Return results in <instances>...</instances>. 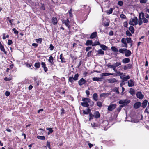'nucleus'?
<instances>
[{
    "label": "nucleus",
    "instance_id": "nucleus-1",
    "mask_svg": "<svg viewBox=\"0 0 149 149\" xmlns=\"http://www.w3.org/2000/svg\"><path fill=\"white\" fill-rule=\"evenodd\" d=\"M133 42L131 38L130 37H127L126 38H123L121 40V42L122 44V46L123 47H127V43L129 44L130 47H131L132 45Z\"/></svg>",
    "mask_w": 149,
    "mask_h": 149
},
{
    "label": "nucleus",
    "instance_id": "nucleus-2",
    "mask_svg": "<svg viewBox=\"0 0 149 149\" xmlns=\"http://www.w3.org/2000/svg\"><path fill=\"white\" fill-rule=\"evenodd\" d=\"M121 63L120 62H116L113 65H111L110 64H108L107 66L110 68L112 69L115 72H116V67L121 65Z\"/></svg>",
    "mask_w": 149,
    "mask_h": 149
},
{
    "label": "nucleus",
    "instance_id": "nucleus-3",
    "mask_svg": "<svg viewBox=\"0 0 149 149\" xmlns=\"http://www.w3.org/2000/svg\"><path fill=\"white\" fill-rule=\"evenodd\" d=\"M79 77L78 74H76L75 75L74 77L73 76L70 77L69 78L68 81L71 83H72L74 82V81H77Z\"/></svg>",
    "mask_w": 149,
    "mask_h": 149
},
{
    "label": "nucleus",
    "instance_id": "nucleus-4",
    "mask_svg": "<svg viewBox=\"0 0 149 149\" xmlns=\"http://www.w3.org/2000/svg\"><path fill=\"white\" fill-rule=\"evenodd\" d=\"M130 102V101H127L126 100H121L119 102V103L120 104H123L126 105L127 104Z\"/></svg>",
    "mask_w": 149,
    "mask_h": 149
},
{
    "label": "nucleus",
    "instance_id": "nucleus-5",
    "mask_svg": "<svg viewBox=\"0 0 149 149\" xmlns=\"http://www.w3.org/2000/svg\"><path fill=\"white\" fill-rule=\"evenodd\" d=\"M41 64L42 67L43 68L44 71L45 72H46L48 71L47 68L46 66V64L45 62H41Z\"/></svg>",
    "mask_w": 149,
    "mask_h": 149
},
{
    "label": "nucleus",
    "instance_id": "nucleus-6",
    "mask_svg": "<svg viewBox=\"0 0 149 149\" xmlns=\"http://www.w3.org/2000/svg\"><path fill=\"white\" fill-rule=\"evenodd\" d=\"M86 82V80L83 78H81L79 81L78 84L79 85L81 86L84 84Z\"/></svg>",
    "mask_w": 149,
    "mask_h": 149
},
{
    "label": "nucleus",
    "instance_id": "nucleus-7",
    "mask_svg": "<svg viewBox=\"0 0 149 149\" xmlns=\"http://www.w3.org/2000/svg\"><path fill=\"white\" fill-rule=\"evenodd\" d=\"M116 104H111L108 106V110L109 111H111L113 110L116 107Z\"/></svg>",
    "mask_w": 149,
    "mask_h": 149
},
{
    "label": "nucleus",
    "instance_id": "nucleus-8",
    "mask_svg": "<svg viewBox=\"0 0 149 149\" xmlns=\"http://www.w3.org/2000/svg\"><path fill=\"white\" fill-rule=\"evenodd\" d=\"M107 81L109 83H113L118 81L117 80H116V79L114 78H110L107 80Z\"/></svg>",
    "mask_w": 149,
    "mask_h": 149
},
{
    "label": "nucleus",
    "instance_id": "nucleus-9",
    "mask_svg": "<svg viewBox=\"0 0 149 149\" xmlns=\"http://www.w3.org/2000/svg\"><path fill=\"white\" fill-rule=\"evenodd\" d=\"M136 96L138 98L140 99H142L144 97L143 95L140 92H139L137 93Z\"/></svg>",
    "mask_w": 149,
    "mask_h": 149
},
{
    "label": "nucleus",
    "instance_id": "nucleus-10",
    "mask_svg": "<svg viewBox=\"0 0 149 149\" xmlns=\"http://www.w3.org/2000/svg\"><path fill=\"white\" fill-rule=\"evenodd\" d=\"M0 49L1 51L4 52V54L6 55H7V52L5 51V49L4 48V47L2 44L0 42Z\"/></svg>",
    "mask_w": 149,
    "mask_h": 149
},
{
    "label": "nucleus",
    "instance_id": "nucleus-11",
    "mask_svg": "<svg viewBox=\"0 0 149 149\" xmlns=\"http://www.w3.org/2000/svg\"><path fill=\"white\" fill-rule=\"evenodd\" d=\"M128 85L129 87L133 86L134 85V81L132 79L129 80L128 82Z\"/></svg>",
    "mask_w": 149,
    "mask_h": 149
},
{
    "label": "nucleus",
    "instance_id": "nucleus-12",
    "mask_svg": "<svg viewBox=\"0 0 149 149\" xmlns=\"http://www.w3.org/2000/svg\"><path fill=\"white\" fill-rule=\"evenodd\" d=\"M140 14L141 15V18L143 20V22L144 23H147L148 21V20L144 17L145 15L144 13H140Z\"/></svg>",
    "mask_w": 149,
    "mask_h": 149
},
{
    "label": "nucleus",
    "instance_id": "nucleus-13",
    "mask_svg": "<svg viewBox=\"0 0 149 149\" xmlns=\"http://www.w3.org/2000/svg\"><path fill=\"white\" fill-rule=\"evenodd\" d=\"M51 21L53 25H55L57 24L58 23V21L56 17H53L51 19Z\"/></svg>",
    "mask_w": 149,
    "mask_h": 149
},
{
    "label": "nucleus",
    "instance_id": "nucleus-14",
    "mask_svg": "<svg viewBox=\"0 0 149 149\" xmlns=\"http://www.w3.org/2000/svg\"><path fill=\"white\" fill-rule=\"evenodd\" d=\"M141 106V103L140 102H137L135 103L134 105V107L135 109L139 108Z\"/></svg>",
    "mask_w": 149,
    "mask_h": 149
},
{
    "label": "nucleus",
    "instance_id": "nucleus-15",
    "mask_svg": "<svg viewBox=\"0 0 149 149\" xmlns=\"http://www.w3.org/2000/svg\"><path fill=\"white\" fill-rule=\"evenodd\" d=\"M103 78L102 77H93L92 78L93 81H102L103 80Z\"/></svg>",
    "mask_w": 149,
    "mask_h": 149
},
{
    "label": "nucleus",
    "instance_id": "nucleus-16",
    "mask_svg": "<svg viewBox=\"0 0 149 149\" xmlns=\"http://www.w3.org/2000/svg\"><path fill=\"white\" fill-rule=\"evenodd\" d=\"M95 117L96 118H99L100 117V114L99 111H96L94 113Z\"/></svg>",
    "mask_w": 149,
    "mask_h": 149
},
{
    "label": "nucleus",
    "instance_id": "nucleus-17",
    "mask_svg": "<svg viewBox=\"0 0 149 149\" xmlns=\"http://www.w3.org/2000/svg\"><path fill=\"white\" fill-rule=\"evenodd\" d=\"M126 52H125V56L126 57H128L131 55V51L128 50H126Z\"/></svg>",
    "mask_w": 149,
    "mask_h": 149
},
{
    "label": "nucleus",
    "instance_id": "nucleus-18",
    "mask_svg": "<svg viewBox=\"0 0 149 149\" xmlns=\"http://www.w3.org/2000/svg\"><path fill=\"white\" fill-rule=\"evenodd\" d=\"M97 36V32H96L93 33L90 36V38L91 39L93 38H95Z\"/></svg>",
    "mask_w": 149,
    "mask_h": 149
},
{
    "label": "nucleus",
    "instance_id": "nucleus-19",
    "mask_svg": "<svg viewBox=\"0 0 149 149\" xmlns=\"http://www.w3.org/2000/svg\"><path fill=\"white\" fill-rule=\"evenodd\" d=\"M40 63L37 62L36 63L34 64V66L35 67V69H37L38 68H39L40 66Z\"/></svg>",
    "mask_w": 149,
    "mask_h": 149
},
{
    "label": "nucleus",
    "instance_id": "nucleus-20",
    "mask_svg": "<svg viewBox=\"0 0 149 149\" xmlns=\"http://www.w3.org/2000/svg\"><path fill=\"white\" fill-rule=\"evenodd\" d=\"M86 111H85L84 110H83V113L84 114H89L91 112V109L89 108H88L86 109Z\"/></svg>",
    "mask_w": 149,
    "mask_h": 149
},
{
    "label": "nucleus",
    "instance_id": "nucleus-21",
    "mask_svg": "<svg viewBox=\"0 0 149 149\" xmlns=\"http://www.w3.org/2000/svg\"><path fill=\"white\" fill-rule=\"evenodd\" d=\"M93 45V42L92 40H88L86 41V42L85 43V45L86 46L91 45Z\"/></svg>",
    "mask_w": 149,
    "mask_h": 149
},
{
    "label": "nucleus",
    "instance_id": "nucleus-22",
    "mask_svg": "<svg viewBox=\"0 0 149 149\" xmlns=\"http://www.w3.org/2000/svg\"><path fill=\"white\" fill-rule=\"evenodd\" d=\"M139 19L138 21V24L139 25H141L142 24L143 22L142 21V19L141 18V15L139 14Z\"/></svg>",
    "mask_w": 149,
    "mask_h": 149
},
{
    "label": "nucleus",
    "instance_id": "nucleus-23",
    "mask_svg": "<svg viewBox=\"0 0 149 149\" xmlns=\"http://www.w3.org/2000/svg\"><path fill=\"white\" fill-rule=\"evenodd\" d=\"M137 20V18L136 17H135L134 18L132 19V21L134 23V25H136L138 24Z\"/></svg>",
    "mask_w": 149,
    "mask_h": 149
},
{
    "label": "nucleus",
    "instance_id": "nucleus-24",
    "mask_svg": "<svg viewBox=\"0 0 149 149\" xmlns=\"http://www.w3.org/2000/svg\"><path fill=\"white\" fill-rule=\"evenodd\" d=\"M114 74V73H103L101 74V76H109L110 75H113Z\"/></svg>",
    "mask_w": 149,
    "mask_h": 149
},
{
    "label": "nucleus",
    "instance_id": "nucleus-25",
    "mask_svg": "<svg viewBox=\"0 0 149 149\" xmlns=\"http://www.w3.org/2000/svg\"><path fill=\"white\" fill-rule=\"evenodd\" d=\"M147 103L148 101L146 100H145L142 103V107L143 108H145L147 105Z\"/></svg>",
    "mask_w": 149,
    "mask_h": 149
},
{
    "label": "nucleus",
    "instance_id": "nucleus-26",
    "mask_svg": "<svg viewBox=\"0 0 149 149\" xmlns=\"http://www.w3.org/2000/svg\"><path fill=\"white\" fill-rule=\"evenodd\" d=\"M130 59L129 58H125L122 60V62L123 63H127L130 62Z\"/></svg>",
    "mask_w": 149,
    "mask_h": 149
},
{
    "label": "nucleus",
    "instance_id": "nucleus-27",
    "mask_svg": "<svg viewBox=\"0 0 149 149\" xmlns=\"http://www.w3.org/2000/svg\"><path fill=\"white\" fill-rule=\"evenodd\" d=\"M64 23L65 25L68 28H69L70 27V26L69 25V23L70 22L68 19H67L66 20H65Z\"/></svg>",
    "mask_w": 149,
    "mask_h": 149
},
{
    "label": "nucleus",
    "instance_id": "nucleus-28",
    "mask_svg": "<svg viewBox=\"0 0 149 149\" xmlns=\"http://www.w3.org/2000/svg\"><path fill=\"white\" fill-rule=\"evenodd\" d=\"M93 98L94 100L95 101H97L98 100V95L96 93H94L93 94Z\"/></svg>",
    "mask_w": 149,
    "mask_h": 149
},
{
    "label": "nucleus",
    "instance_id": "nucleus-29",
    "mask_svg": "<svg viewBox=\"0 0 149 149\" xmlns=\"http://www.w3.org/2000/svg\"><path fill=\"white\" fill-rule=\"evenodd\" d=\"M48 61L51 63V65H53L54 63L53 61L54 58L52 56H50Z\"/></svg>",
    "mask_w": 149,
    "mask_h": 149
},
{
    "label": "nucleus",
    "instance_id": "nucleus-30",
    "mask_svg": "<svg viewBox=\"0 0 149 149\" xmlns=\"http://www.w3.org/2000/svg\"><path fill=\"white\" fill-rule=\"evenodd\" d=\"M130 78V77L129 75H127L126 77H123V80L122 81V82L126 81Z\"/></svg>",
    "mask_w": 149,
    "mask_h": 149
},
{
    "label": "nucleus",
    "instance_id": "nucleus-31",
    "mask_svg": "<svg viewBox=\"0 0 149 149\" xmlns=\"http://www.w3.org/2000/svg\"><path fill=\"white\" fill-rule=\"evenodd\" d=\"M60 59L61 60V61L62 63L65 62V59L63 57V54L62 53L60 56Z\"/></svg>",
    "mask_w": 149,
    "mask_h": 149
},
{
    "label": "nucleus",
    "instance_id": "nucleus-32",
    "mask_svg": "<svg viewBox=\"0 0 149 149\" xmlns=\"http://www.w3.org/2000/svg\"><path fill=\"white\" fill-rule=\"evenodd\" d=\"M46 130L49 131L47 132L48 135H49L51 133H52L53 132V130H52V128H46Z\"/></svg>",
    "mask_w": 149,
    "mask_h": 149
},
{
    "label": "nucleus",
    "instance_id": "nucleus-33",
    "mask_svg": "<svg viewBox=\"0 0 149 149\" xmlns=\"http://www.w3.org/2000/svg\"><path fill=\"white\" fill-rule=\"evenodd\" d=\"M98 53L96 55H98V54L103 55L104 54V52L101 49H99L97 51Z\"/></svg>",
    "mask_w": 149,
    "mask_h": 149
},
{
    "label": "nucleus",
    "instance_id": "nucleus-34",
    "mask_svg": "<svg viewBox=\"0 0 149 149\" xmlns=\"http://www.w3.org/2000/svg\"><path fill=\"white\" fill-rule=\"evenodd\" d=\"M100 47L103 50H106L107 49L108 47L104 45H100Z\"/></svg>",
    "mask_w": 149,
    "mask_h": 149
},
{
    "label": "nucleus",
    "instance_id": "nucleus-35",
    "mask_svg": "<svg viewBox=\"0 0 149 149\" xmlns=\"http://www.w3.org/2000/svg\"><path fill=\"white\" fill-rule=\"evenodd\" d=\"M115 72L117 74H113V75L114 76H119L120 75H122L123 74V73L120 72L119 71H118L117 70L116 72Z\"/></svg>",
    "mask_w": 149,
    "mask_h": 149
},
{
    "label": "nucleus",
    "instance_id": "nucleus-36",
    "mask_svg": "<svg viewBox=\"0 0 149 149\" xmlns=\"http://www.w3.org/2000/svg\"><path fill=\"white\" fill-rule=\"evenodd\" d=\"M129 29L131 31L132 33L133 34L134 33V28L132 26H130L129 28Z\"/></svg>",
    "mask_w": 149,
    "mask_h": 149
},
{
    "label": "nucleus",
    "instance_id": "nucleus-37",
    "mask_svg": "<svg viewBox=\"0 0 149 149\" xmlns=\"http://www.w3.org/2000/svg\"><path fill=\"white\" fill-rule=\"evenodd\" d=\"M81 104L83 106L85 107H88L89 106V104L87 102H82Z\"/></svg>",
    "mask_w": 149,
    "mask_h": 149
},
{
    "label": "nucleus",
    "instance_id": "nucleus-38",
    "mask_svg": "<svg viewBox=\"0 0 149 149\" xmlns=\"http://www.w3.org/2000/svg\"><path fill=\"white\" fill-rule=\"evenodd\" d=\"M89 121H91V119H93V117H94V115H93L91 113H90L89 114Z\"/></svg>",
    "mask_w": 149,
    "mask_h": 149
},
{
    "label": "nucleus",
    "instance_id": "nucleus-39",
    "mask_svg": "<svg viewBox=\"0 0 149 149\" xmlns=\"http://www.w3.org/2000/svg\"><path fill=\"white\" fill-rule=\"evenodd\" d=\"M109 95V94L108 93H103L101 94L100 95V97H105V96L108 95Z\"/></svg>",
    "mask_w": 149,
    "mask_h": 149
},
{
    "label": "nucleus",
    "instance_id": "nucleus-40",
    "mask_svg": "<svg viewBox=\"0 0 149 149\" xmlns=\"http://www.w3.org/2000/svg\"><path fill=\"white\" fill-rule=\"evenodd\" d=\"M113 12V9L112 8H111L109 10H107L106 11V13L108 14L109 15L111 14Z\"/></svg>",
    "mask_w": 149,
    "mask_h": 149
},
{
    "label": "nucleus",
    "instance_id": "nucleus-41",
    "mask_svg": "<svg viewBox=\"0 0 149 149\" xmlns=\"http://www.w3.org/2000/svg\"><path fill=\"white\" fill-rule=\"evenodd\" d=\"M37 138L39 139L44 140L45 139V137L43 136H38Z\"/></svg>",
    "mask_w": 149,
    "mask_h": 149
},
{
    "label": "nucleus",
    "instance_id": "nucleus-42",
    "mask_svg": "<svg viewBox=\"0 0 149 149\" xmlns=\"http://www.w3.org/2000/svg\"><path fill=\"white\" fill-rule=\"evenodd\" d=\"M126 50H127V49H125L124 48L122 49H120L119 50V52L121 53H124V52L125 51H126Z\"/></svg>",
    "mask_w": 149,
    "mask_h": 149
},
{
    "label": "nucleus",
    "instance_id": "nucleus-43",
    "mask_svg": "<svg viewBox=\"0 0 149 149\" xmlns=\"http://www.w3.org/2000/svg\"><path fill=\"white\" fill-rule=\"evenodd\" d=\"M82 101L85 102H90V99L88 98H84L82 99Z\"/></svg>",
    "mask_w": 149,
    "mask_h": 149
},
{
    "label": "nucleus",
    "instance_id": "nucleus-44",
    "mask_svg": "<svg viewBox=\"0 0 149 149\" xmlns=\"http://www.w3.org/2000/svg\"><path fill=\"white\" fill-rule=\"evenodd\" d=\"M126 34L127 36H132L131 33L130 32V31L128 30L126 31Z\"/></svg>",
    "mask_w": 149,
    "mask_h": 149
},
{
    "label": "nucleus",
    "instance_id": "nucleus-45",
    "mask_svg": "<svg viewBox=\"0 0 149 149\" xmlns=\"http://www.w3.org/2000/svg\"><path fill=\"white\" fill-rule=\"evenodd\" d=\"M120 17L122 19H126L125 15L123 14H121L120 15Z\"/></svg>",
    "mask_w": 149,
    "mask_h": 149
},
{
    "label": "nucleus",
    "instance_id": "nucleus-46",
    "mask_svg": "<svg viewBox=\"0 0 149 149\" xmlns=\"http://www.w3.org/2000/svg\"><path fill=\"white\" fill-rule=\"evenodd\" d=\"M111 49L112 51L114 52H117L118 51V49L114 47H111Z\"/></svg>",
    "mask_w": 149,
    "mask_h": 149
},
{
    "label": "nucleus",
    "instance_id": "nucleus-47",
    "mask_svg": "<svg viewBox=\"0 0 149 149\" xmlns=\"http://www.w3.org/2000/svg\"><path fill=\"white\" fill-rule=\"evenodd\" d=\"M72 11L71 9H70V10H69L68 11V13L69 14V16L71 17H73V15L72 14Z\"/></svg>",
    "mask_w": 149,
    "mask_h": 149
},
{
    "label": "nucleus",
    "instance_id": "nucleus-48",
    "mask_svg": "<svg viewBox=\"0 0 149 149\" xmlns=\"http://www.w3.org/2000/svg\"><path fill=\"white\" fill-rule=\"evenodd\" d=\"M36 41L37 43H41L42 41V38H39L36 39Z\"/></svg>",
    "mask_w": 149,
    "mask_h": 149
},
{
    "label": "nucleus",
    "instance_id": "nucleus-49",
    "mask_svg": "<svg viewBox=\"0 0 149 149\" xmlns=\"http://www.w3.org/2000/svg\"><path fill=\"white\" fill-rule=\"evenodd\" d=\"M148 0H140V2L141 3H146L147 1Z\"/></svg>",
    "mask_w": 149,
    "mask_h": 149
},
{
    "label": "nucleus",
    "instance_id": "nucleus-50",
    "mask_svg": "<svg viewBox=\"0 0 149 149\" xmlns=\"http://www.w3.org/2000/svg\"><path fill=\"white\" fill-rule=\"evenodd\" d=\"M97 106L100 107L102 106V103L98 101L97 103Z\"/></svg>",
    "mask_w": 149,
    "mask_h": 149
},
{
    "label": "nucleus",
    "instance_id": "nucleus-51",
    "mask_svg": "<svg viewBox=\"0 0 149 149\" xmlns=\"http://www.w3.org/2000/svg\"><path fill=\"white\" fill-rule=\"evenodd\" d=\"M100 45V43H99V42H95L94 43L93 45H92V46H95L97 45Z\"/></svg>",
    "mask_w": 149,
    "mask_h": 149
},
{
    "label": "nucleus",
    "instance_id": "nucleus-52",
    "mask_svg": "<svg viewBox=\"0 0 149 149\" xmlns=\"http://www.w3.org/2000/svg\"><path fill=\"white\" fill-rule=\"evenodd\" d=\"M114 92H116L118 94L119 93V92L118 91V89L117 87H116L114 88Z\"/></svg>",
    "mask_w": 149,
    "mask_h": 149
},
{
    "label": "nucleus",
    "instance_id": "nucleus-53",
    "mask_svg": "<svg viewBox=\"0 0 149 149\" xmlns=\"http://www.w3.org/2000/svg\"><path fill=\"white\" fill-rule=\"evenodd\" d=\"M12 30L14 31V33L16 34H18V31L15 28H13Z\"/></svg>",
    "mask_w": 149,
    "mask_h": 149
},
{
    "label": "nucleus",
    "instance_id": "nucleus-54",
    "mask_svg": "<svg viewBox=\"0 0 149 149\" xmlns=\"http://www.w3.org/2000/svg\"><path fill=\"white\" fill-rule=\"evenodd\" d=\"M129 92L130 93L132 94L133 95V94H134V92L133 90L132 89V88H131L130 89V91H129Z\"/></svg>",
    "mask_w": 149,
    "mask_h": 149
},
{
    "label": "nucleus",
    "instance_id": "nucleus-55",
    "mask_svg": "<svg viewBox=\"0 0 149 149\" xmlns=\"http://www.w3.org/2000/svg\"><path fill=\"white\" fill-rule=\"evenodd\" d=\"M148 106L146 108L145 111L148 113H149V102H148Z\"/></svg>",
    "mask_w": 149,
    "mask_h": 149
},
{
    "label": "nucleus",
    "instance_id": "nucleus-56",
    "mask_svg": "<svg viewBox=\"0 0 149 149\" xmlns=\"http://www.w3.org/2000/svg\"><path fill=\"white\" fill-rule=\"evenodd\" d=\"M123 4V3L122 1H120L118 3V4L120 6H122Z\"/></svg>",
    "mask_w": 149,
    "mask_h": 149
},
{
    "label": "nucleus",
    "instance_id": "nucleus-57",
    "mask_svg": "<svg viewBox=\"0 0 149 149\" xmlns=\"http://www.w3.org/2000/svg\"><path fill=\"white\" fill-rule=\"evenodd\" d=\"M54 46H53L52 44H50L49 48L51 51L53 50L54 49Z\"/></svg>",
    "mask_w": 149,
    "mask_h": 149
},
{
    "label": "nucleus",
    "instance_id": "nucleus-58",
    "mask_svg": "<svg viewBox=\"0 0 149 149\" xmlns=\"http://www.w3.org/2000/svg\"><path fill=\"white\" fill-rule=\"evenodd\" d=\"M123 26L125 27H127L128 23L127 21H125L123 23Z\"/></svg>",
    "mask_w": 149,
    "mask_h": 149
},
{
    "label": "nucleus",
    "instance_id": "nucleus-59",
    "mask_svg": "<svg viewBox=\"0 0 149 149\" xmlns=\"http://www.w3.org/2000/svg\"><path fill=\"white\" fill-rule=\"evenodd\" d=\"M13 43L12 41L11 40H8V44L9 45H10Z\"/></svg>",
    "mask_w": 149,
    "mask_h": 149
},
{
    "label": "nucleus",
    "instance_id": "nucleus-60",
    "mask_svg": "<svg viewBox=\"0 0 149 149\" xmlns=\"http://www.w3.org/2000/svg\"><path fill=\"white\" fill-rule=\"evenodd\" d=\"M11 79L10 77L8 78L7 77H6L4 79V80L6 81H9Z\"/></svg>",
    "mask_w": 149,
    "mask_h": 149
},
{
    "label": "nucleus",
    "instance_id": "nucleus-61",
    "mask_svg": "<svg viewBox=\"0 0 149 149\" xmlns=\"http://www.w3.org/2000/svg\"><path fill=\"white\" fill-rule=\"evenodd\" d=\"M128 69H130L132 68V66L131 64H128L126 65Z\"/></svg>",
    "mask_w": 149,
    "mask_h": 149
},
{
    "label": "nucleus",
    "instance_id": "nucleus-62",
    "mask_svg": "<svg viewBox=\"0 0 149 149\" xmlns=\"http://www.w3.org/2000/svg\"><path fill=\"white\" fill-rule=\"evenodd\" d=\"M47 147L49 149H51V148H50V143L49 142L47 141Z\"/></svg>",
    "mask_w": 149,
    "mask_h": 149
},
{
    "label": "nucleus",
    "instance_id": "nucleus-63",
    "mask_svg": "<svg viewBox=\"0 0 149 149\" xmlns=\"http://www.w3.org/2000/svg\"><path fill=\"white\" fill-rule=\"evenodd\" d=\"M92 48V47H86V51H88L89 50H90V49H91Z\"/></svg>",
    "mask_w": 149,
    "mask_h": 149
},
{
    "label": "nucleus",
    "instance_id": "nucleus-64",
    "mask_svg": "<svg viewBox=\"0 0 149 149\" xmlns=\"http://www.w3.org/2000/svg\"><path fill=\"white\" fill-rule=\"evenodd\" d=\"M114 34L113 32L111 31L109 32V35L110 36H112Z\"/></svg>",
    "mask_w": 149,
    "mask_h": 149
}]
</instances>
